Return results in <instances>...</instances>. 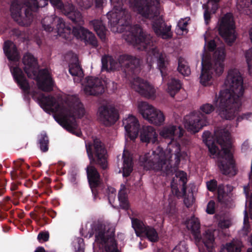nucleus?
I'll use <instances>...</instances> for the list:
<instances>
[{"label": "nucleus", "mask_w": 252, "mask_h": 252, "mask_svg": "<svg viewBox=\"0 0 252 252\" xmlns=\"http://www.w3.org/2000/svg\"><path fill=\"white\" fill-rule=\"evenodd\" d=\"M140 140L147 143H155L158 141V135L156 129L152 126L143 127L140 134Z\"/></svg>", "instance_id": "26"}, {"label": "nucleus", "mask_w": 252, "mask_h": 252, "mask_svg": "<svg viewBox=\"0 0 252 252\" xmlns=\"http://www.w3.org/2000/svg\"><path fill=\"white\" fill-rule=\"evenodd\" d=\"M52 5L61 11L73 22L79 25L84 23L83 16L74 6L69 3L63 5L61 0H50Z\"/></svg>", "instance_id": "17"}, {"label": "nucleus", "mask_w": 252, "mask_h": 252, "mask_svg": "<svg viewBox=\"0 0 252 252\" xmlns=\"http://www.w3.org/2000/svg\"><path fill=\"white\" fill-rule=\"evenodd\" d=\"M56 23L58 34L63 38H68L67 35L70 33L71 29L65 27L62 19L55 15H52L44 17L41 21L42 28L47 32H52Z\"/></svg>", "instance_id": "15"}, {"label": "nucleus", "mask_w": 252, "mask_h": 252, "mask_svg": "<svg viewBox=\"0 0 252 252\" xmlns=\"http://www.w3.org/2000/svg\"><path fill=\"white\" fill-rule=\"evenodd\" d=\"M98 117L101 123L108 126L114 124L118 120V114L114 108L101 107L99 109Z\"/></svg>", "instance_id": "24"}, {"label": "nucleus", "mask_w": 252, "mask_h": 252, "mask_svg": "<svg viewBox=\"0 0 252 252\" xmlns=\"http://www.w3.org/2000/svg\"><path fill=\"white\" fill-rule=\"evenodd\" d=\"M248 186L244 187V192L246 196H247L248 194Z\"/></svg>", "instance_id": "63"}, {"label": "nucleus", "mask_w": 252, "mask_h": 252, "mask_svg": "<svg viewBox=\"0 0 252 252\" xmlns=\"http://www.w3.org/2000/svg\"><path fill=\"white\" fill-rule=\"evenodd\" d=\"M245 56L247 63L249 65L251 61L252 60V48L246 51Z\"/></svg>", "instance_id": "57"}, {"label": "nucleus", "mask_w": 252, "mask_h": 252, "mask_svg": "<svg viewBox=\"0 0 252 252\" xmlns=\"http://www.w3.org/2000/svg\"><path fill=\"white\" fill-rule=\"evenodd\" d=\"M158 0H132L130 6L143 17L152 20V28L156 34L163 39L172 36L171 27L166 26L159 15Z\"/></svg>", "instance_id": "5"}, {"label": "nucleus", "mask_w": 252, "mask_h": 252, "mask_svg": "<svg viewBox=\"0 0 252 252\" xmlns=\"http://www.w3.org/2000/svg\"><path fill=\"white\" fill-rule=\"evenodd\" d=\"M3 51L7 58L10 61H16L19 59V54L15 45L10 41L4 42Z\"/></svg>", "instance_id": "33"}, {"label": "nucleus", "mask_w": 252, "mask_h": 252, "mask_svg": "<svg viewBox=\"0 0 252 252\" xmlns=\"http://www.w3.org/2000/svg\"><path fill=\"white\" fill-rule=\"evenodd\" d=\"M130 86L134 90L146 98L154 99L156 97V89L144 79L140 78L133 79L130 83Z\"/></svg>", "instance_id": "19"}, {"label": "nucleus", "mask_w": 252, "mask_h": 252, "mask_svg": "<svg viewBox=\"0 0 252 252\" xmlns=\"http://www.w3.org/2000/svg\"><path fill=\"white\" fill-rule=\"evenodd\" d=\"M248 221V217L246 211H245V216H244V223L245 226L242 231L243 234L244 235H247L248 234V232L249 231V227L248 224H247Z\"/></svg>", "instance_id": "53"}, {"label": "nucleus", "mask_w": 252, "mask_h": 252, "mask_svg": "<svg viewBox=\"0 0 252 252\" xmlns=\"http://www.w3.org/2000/svg\"><path fill=\"white\" fill-rule=\"evenodd\" d=\"M11 71L18 86L25 95L31 94L40 106L48 113H54L55 120L69 132L80 136L75 119L85 114V109L78 97L69 95L64 100L60 97L45 96L41 93L30 92V86L18 67H11Z\"/></svg>", "instance_id": "1"}, {"label": "nucleus", "mask_w": 252, "mask_h": 252, "mask_svg": "<svg viewBox=\"0 0 252 252\" xmlns=\"http://www.w3.org/2000/svg\"><path fill=\"white\" fill-rule=\"evenodd\" d=\"M113 8L107 14L111 30L114 32H121L124 31L129 15L125 8L122 7V0H110ZM95 6L101 7L104 0H95Z\"/></svg>", "instance_id": "8"}, {"label": "nucleus", "mask_w": 252, "mask_h": 252, "mask_svg": "<svg viewBox=\"0 0 252 252\" xmlns=\"http://www.w3.org/2000/svg\"><path fill=\"white\" fill-rule=\"evenodd\" d=\"M178 70L184 76H188L190 73V70L187 63L183 59L179 60Z\"/></svg>", "instance_id": "43"}, {"label": "nucleus", "mask_w": 252, "mask_h": 252, "mask_svg": "<svg viewBox=\"0 0 252 252\" xmlns=\"http://www.w3.org/2000/svg\"><path fill=\"white\" fill-rule=\"evenodd\" d=\"M226 189H227V191L229 189V191H230L231 187L228 186L224 187L222 185H220L218 188V201L222 203H225L229 198L227 192L226 191Z\"/></svg>", "instance_id": "35"}, {"label": "nucleus", "mask_w": 252, "mask_h": 252, "mask_svg": "<svg viewBox=\"0 0 252 252\" xmlns=\"http://www.w3.org/2000/svg\"><path fill=\"white\" fill-rule=\"evenodd\" d=\"M250 38L252 42V29H251L249 32Z\"/></svg>", "instance_id": "64"}, {"label": "nucleus", "mask_w": 252, "mask_h": 252, "mask_svg": "<svg viewBox=\"0 0 252 252\" xmlns=\"http://www.w3.org/2000/svg\"><path fill=\"white\" fill-rule=\"evenodd\" d=\"M199 237L200 238V241L195 242L196 245L198 246L199 251H200V249L199 245L200 243H202L207 248L209 252H212L213 249L216 246L215 243L213 232L211 230H207L203 234L202 237L199 234Z\"/></svg>", "instance_id": "27"}, {"label": "nucleus", "mask_w": 252, "mask_h": 252, "mask_svg": "<svg viewBox=\"0 0 252 252\" xmlns=\"http://www.w3.org/2000/svg\"><path fill=\"white\" fill-rule=\"evenodd\" d=\"M138 112L149 123L157 126L162 125L165 120L164 113L149 103L140 101L137 104Z\"/></svg>", "instance_id": "9"}, {"label": "nucleus", "mask_w": 252, "mask_h": 252, "mask_svg": "<svg viewBox=\"0 0 252 252\" xmlns=\"http://www.w3.org/2000/svg\"><path fill=\"white\" fill-rule=\"evenodd\" d=\"M77 242L78 243L79 246L77 250H76V252H84L83 239L81 238H78L77 239Z\"/></svg>", "instance_id": "59"}, {"label": "nucleus", "mask_w": 252, "mask_h": 252, "mask_svg": "<svg viewBox=\"0 0 252 252\" xmlns=\"http://www.w3.org/2000/svg\"><path fill=\"white\" fill-rule=\"evenodd\" d=\"M220 0H208L206 4L203 5L205 9L204 18L205 22L208 24L211 18V14L215 13L218 8V3Z\"/></svg>", "instance_id": "30"}, {"label": "nucleus", "mask_w": 252, "mask_h": 252, "mask_svg": "<svg viewBox=\"0 0 252 252\" xmlns=\"http://www.w3.org/2000/svg\"><path fill=\"white\" fill-rule=\"evenodd\" d=\"M48 0H26L27 6L31 10H36L39 7H43L47 5Z\"/></svg>", "instance_id": "41"}, {"label": "nucleus", "mask_w": 252, "mask_h": 252, "mask_svg": "<svg viewBox=\"0 0 252 252\" xmlns=\"http://www.w3.org/2000/svg\"><path fill=\"white\" fill-rule=\"evenodd\" d=\"M147 61L150 65L157 61L158 68L161 75H163L167 63L165 60L164 55L160 52L157 48H152L149 52Z\"/></svg>", "instance_id": "23"}, {"label": "nucleus", "mask_w": 252, "mask_h": 252, "mask_svg": "<svg viewBox=\"0 0 252 252\" xmlns=\"http://www.w3.org/2000/svg\"><path fill=\"white\" fill-rule=\"evenodd\" d=\"M181 87L179 80L174 79H171L168 83L167 88V93L172 97L179 91Z\"/></svg>", "instance_id": "40"}, {"label": "nucleus", "mask_w": 252, "mask_h": 252, "mask_svg": "<svg viewBox=\"0 0 252 252\" xmlns=\"http://www.w3.org/2000/svg\"><path fill=\"white\" fill-rule=\"evenodd\" d=\"M72 33L77 38L83 40L86 43L94 46L96 45V40L94 34L81 26L74 28Z\"/></svg>", "instance_id": "25"}, {"label": "nucleus", "mask_w": 252, "mask_h": 252, "mask_svg": "<svg viewBox=\"0 0 252 252\" xmlns=\"http://www.w3.org/2000/svg\"><path fill=\"white\" fill-rule=\"evenodd\" d=\"M139 59L128 55H122L119 57V63L112 57H108L102 59V70L110 71L118 69L120 66L130 67L131 69L139 65Z\"/></svg>", "instance_id": "12"}, {"label": "nucleus", "mask_w": 252, "mask_h": 252, "mask_svg": "<svg viewBox=\"0 0 252 252\" xmlns=\"http://www.w3.org/2000/svg\"><path fill=\"white\" fill-rule=\"evenodd\" d=\"M184 204L187 207H190L193 203V198L192 193H190L187 196H185L184 200Z\"/></svg>", "instance_id": "51"}, {"label": "nucleus", "mask_w": 252, "mask_h": 252, "mask_svg": "<svg viewBox=\"0 0 252 252\" xmlns=\"http://www.w3.org/2000/svg\"><path fill=\"white\" fill-rule=\"evenodd\" d=\"M48 137L45 134L41 135L39 139L40 149L43 152H46L48 149Z\"/></svg>", "instance_id": "47"}, {"label": "nucleus", "mask_w": 252, "mask_h": 252, "mask_svg": "<svg viewBox=\"0 0 252 252\" xmlns=\"http://www.w3.org/2000/svg\"><path fill=\"white\" fill-rule=\"evenodd\" d=\"M124 38L138 50L148 49L152 45L150 35L144 32L141 27L137 25L132 27L130 31L125 34Z\"/></svg>", "instance_id": "10"}, {"label": "nucleus", "mask_w": 252, "mask_h": 252, "mask_svg": "<svg viewBox=\"0 0 252 252\" xmlns=\"http://www.w3.org/2000/svg\"><path fill=\"white\" fill-rule=\"evenodd\" d=\"M24 69L29 78L36 80L38 88L44 91L52 90L54 82L49 71L43 69L38 71L36 59L31 54H26L23 58Z\"/></svg>", "instance_id": "6"}, {"label": "nucleus", "mask_w": 252, "mask_h": 252, "mask_svg": "<svg viewBox=\"0 0 252 252\" xmlns=\"http://www.w3.org/2000/svg\"><path fill=\"white\" fill-rule=\"evenodd\" d=\"M186 226L194 236L195 242H199L200 240L199 237L200 222L198 218L194 217H191L186 221Z\"/></svg>", "instance_id": "29"}, {"label": "nucleus", "mask_w": 252, "mask_h": 252, "mask_svg": "<svg viewBox=\"0 0 252 252\" xmlns=\"http://www.w3.org/2000/svg\"><path fill=\"white\" fill-rule=\"evenodd\" d=\"M219 31L220 35L228 44H231L236 40L235 26L231 14H226L220 21Z\"/></svg>", "instance_id": "13"}, {"label": "nucleus", "mask_w": 252, "mask_h": 252, "mask_svg": "<svg viewBox=\"0 0 252 252\" xmlns=\"http://www.w3.org/2000/svg\"><path fill=\"white\" fill-rule=\"evenodd\" d=\"M202 68L199 76V82L204 87H209L214 82L213 72L214 71L213 64L207 56L202 57Z\"/></svg>", "instance_id": "20"}, {"label": "nucleus", "mask_w": 252, "mask_h": 252, "mask_svg": "<svg viewBox=\"0 0 252 252\" xmlns=\"http://www.w3.org/2000/svg\"><path fill=\"white\" fill-rule=\"evenodd\" d=\"M86 148L91 163L94 161L93 158V155H94L97 158L98 164H100L103 168H105L107 166L106 150L99 139H94L93 144L86 143Z\"/></svg>", "instance_id": "14"}, {"label": "nucleus", "mask_w": 252, "mask_h": 252, "mask_svg": "<svg viewBox=\"0 0 252 252\" xmlns=\"http://www.w3.org/2000/svg\"><path fill=\"white\" fill-rule=\"evenodd\" d=\"M184 130L181 127L173 125L162 127L159 132V135L163 138L171 139V142L168 143L165 150L158 147L151 154L149 153L141 156L140 160L144 168L152 169L161 174H169L172 171L171 162L173 155L175 157L176 165L179 164L181 160L188 159L187 153L182 150L180 145L173 139L175 136L180 138Z\"/></svg>", "instance_id": "2"}, {"label": "nucleus", "mask_w": 252, "mask_h": 252, "mask_svg": "<svg viewBox=\"0 0 252 252\" xmlns=\"http://www.w3.org/2000/svg\"><path fill=\"white\" fill-rule=\"evenodd\" d=\"M82 85L83 90L85 94L96 95L104 92L106 82L97 77H88Z\"/></svg>", "instance_id": "18"}, {"label": "nucleus", "mask_w": 252, "mask_h": 252, "mask_svg": "<svg viewBox=\"0 0 252 252\" xmlns=\"http://www.w3.org/2000/svg\"><path fill=\"white\" fill-rule=\"evenodd\" d=\"M123 158V176L124 177H127L130 175L133 170L132 157L128 151L124 150Z\"/></svg>", "instance_id": "32"}, {"label": "nucleus", "mask_w": 252, "mask_h": 252, "mask_svg": "<svg viewBox=\"0 0 252 252\" xmlns=\"http://www.w3.org/2000/svg\"><path fill=\"white\" fill-rule=\"evenodd\" d=\"M86 171L91 188H94L100 184V175L94 166L89 165L86 168Z\"/></svg>", "instance_id": "31"}, {"label": "nucleus", "mask_w": 252, "mask_h": 252, "mask_svg": "<svg viewBox=\"0 0 252 252\" xmlns=\"http://www.w3.org/2000/svg\"><path fill=\"white\" fill-rule=\"evenodd\" d=\"M69 71L70 74L74 77L75 82H79L83 77V71L79 64L78 59L76 56L72 58V63L69 65Z\"/></svg>", "instance_id": "28"}, {"label": "nucleus", "mask_w": 252, "mask_h": 252, "mask_svg": "<svg viewBox=\"0 0 252 252\" xmlns=\"http://www.w3.org/2000/svg\"><path fill=\"white\" fill-rule=\"evenodd\" d=\"M208 124L207 117L200 111L192 112L186 116L184 119L185 128L192 133L198 132L203 127Z\"/></svg>", "instance_id": "16"}, {"label": "nucleus", "mask_w": 252, "mask_h": 252, "mask_svg": "<svg viewBox=\"0 0 252 252\" xmlns=\"http://www.w3.org/2000/svg\"><path fill=\"white\" fill-rule=\"evenodd\" d=\"M215 203L214 201L211 200L209 202L206 209V212H207V213L210 214H213L215 213Z\"/></svg>", "instance_id": "55"}, {"label": "nucleus", "mask_w": 252, "mask_h": 252, "mask_svg": "<svg viewBox=\"0 0 252 252\" xmlns=\"http://www.w3.org/2000/svg\"><path fill=\"white\" fill-rule=\"evenodd\" d=\"M175 176L176 178L179 179L182 183L183 191L185 192L186 189L185 184L187 181V174L183 171L179 170L176 172Z\"/></svg>", "instance_id": "45"}, {"label": "nucleus", "mask_w": 252, "mask_h": 252, "mask_svg": "<svg viewBox=\"0 0 252 252\" xmlns=\"http://www.w3.org/2000/svg\"><path fill=\"white\" fill-rule=\"evenodd\" d=\"M108 200L110 204L112 203V200H113L116 195V190L113 188H108Z\"/></svg>", "instance_id": "52"}, {"label": "nucleus", "mask_w": 252, "mask_h": 252, "mask_svg": "<svg viewBox=\"0 0 252 252\" xmlns=\"http://www.w3.org/2000/svg\"><path fill=\"white\" fill-rule=\"evenodd\" d=\"M34 252H45V249L42 247H37Z\"/></svg>", "instance_id": "61"}, {"label": "nucleus", "mask_w": 252, "mask_h": 252, "mask_svg": "<svg viewBox=\"0 0 252 252\" xmlns=\"http://www.w3.org/2000/svg\"><path fill=\"white\" fill-rule=\"evenodd\" d=\"M118 199L120 206L124 209H127L128 204L127 200L126 187L125 185L122 184L118 194Z\"/></svg>", "instance_id": "39"}, {"label": "nucleus", "mask_w": 252, "mask_h": 252, "mask_svg": "<svg viewBox=\"0 0 252 252\" xmlns=\"http://www.w3.org/2000/svg\"><path fill=\"white\" fill-rule=\"evenodd\" d=\"M131 222L136 235L139 237L143 236L148 226L145 225L142 221L138 219H132Z\"/></svg>", "instance_id": "38"}, {"label": "nucleus", "mask_w": 252, "mask_h": 252, "mask_svg": "<svg viewBox=\"0 0 252 252\" xmlns=\"http://www.w3.org/2000/svg\"><path fill=\"white\" fill-rule=\"evenodd\" d=\"M200 110L205 114H210L215 110V107L211 104L205 103L200 106Z\"/></svg>", "instance_id": "46"}, {"label": "nucleus", "mask_w": 252, "mask_h": 252, "mask_svg": "<svg viewBox=\"0 0 252 252\" xmlns=\"http://www.w3.org/2000/svg\"><path fill=\"white\" fill-rule=\"evenodd\" d=\"M49 234L47 232H40L37 236V239L39 241L46 242L49 239Z\"/></svg>", "instance_id": "54"}, {"label": "nucleus", "mask_w": 252, "mask_h": 252, "mask_svg": "<svg viewBox=\"0 0 252 252\" xmlns=\"http://www.w3.org/2000/svg\"><path fill=\"white\" fill-rule=\"evenodd\" d=\"M92 229L94 231L95 236L94 249L98 247L106 252H120L114 239L113 224L108 221H98L94 224Z\"/></svg>", "instance_id": "7"}, {"label": "nucleus", "mask_w": 252, "mask_h": 252, "mask_svg": "<svg viewBox=\"0 0 252 252\" xmlns=\"http://www.w3.org/2000/svg\"><path fill=\"white\" fill-rule=\"evenodd\" d=\"M236 6L240 11L249 14L252 8V0H238Z\"/></svg>", "instance_id": "37"}, {"label": "nucleus", "mask_w": 252, "mask_h": 252, "mask_svg": "<svg viewBox=\"0 0 252 252\" xmlns=\"http://www.w3.org/2000/svg\"><path fill=\"white\" fill-rule=\"evenodd\" d=\"M207 189L210 191H215L217 187V182L215 180H211L206 182Z\"/></svg>", "instance_id": "49"}, {"label": "nucleus", "mask_w": 252, "mask_h": 252, "mask_svg": "<svg viewBox=\"0 0 252 252\" xmlns=\"http://www.w3.org/2000/svg\"><path fill=\"white\" fill-rule=\"evenodd\" d=\"M171 189H172L173 192L176 194L178 192L179 189H178L177 185L174 184V180L172 182V183L171 184Z\"/></svg>", "instance_id": "60"}, {"label": "nucleus", "mask_w": 252, "mask_h": 252, "mask_svg": "<svg viewBox=\"0 0 252 252\" xmlns=\"http://www.w3.org/2000/svg\"><path fill=\"white\" fill-rule=\"evenodd\" d=\"M219 135V132H215V136L217 139L215 142L212 140L213 137L211 136L210 132L205 131L202 135L203 141L208 148L210 156L217 160L222 173L234 176L236 173L230 150L231 143L229 133L224 132V135H222L221 138L218 137Z\"/></svg>", "instance_id": "4"}, {"label": "nucleus", "mask_w": 252, "mask_h": 252, "mask_svg": "<svg viewBox=\"0 0 252 252\" xmlns=\"http://www.w3.org/2000/svg\"><path fill=\"white\" fill-rule=\"evenodd\" d=\"M242 246V242L240 240L234 239L231 242L227 243L220 252H223L224 250H226L228 252H240Z\"/></svg>", "instance_id": "36"}, {"label": "nucleus", "mask_w": 252, "mask_h": 252, "mask_svg": "<svg viewBox=\"0 0 252 252\" xmlns=\"http://www.w3.org/2000/svg\"><path fill=\"white\" fill-rule=\"evenodd\" d=\"M123 126L126 135L131 140H134L138 136L140 125L137 119L133 115H128L123 120Z\"/></svg>", "instance_id": "22"}, {"label": "nucleus", "mask_w": 252, "mask_h": 252, "mask_svg": "<svg viewBox=\"0 0 252 252\" xmlns=\"http://www.w3.org/2000/svg\"><path fill=\"white\" fill-rule=\"evenodd\" d=\"M190 20L189 17H186L182 19L178 22L177 27L176 29V32L177 34L182 35L187 33V25Z\"/></svg>", "instance_id": "42"}, {"label": "nucleus", "mask_w": 252, "mask_h": 252, "mask_svg": "<svg viewBox=\"0 0 252 252\" xmlns=\"http://www.w3.org/2000/svg\"><path fill=\"white\" fill-rule=\"evenodd\" d=\"M92 2L88 0H83V4H80V7L82 10L88 9L92 5Z\"/></svg>", "instance_id": "58"}, {"label": "nucleus", "mask_w": 252, "mask_h": 252, "mask_svg": "<svg viewBox=\"0 0 252 252\" xmlns=\"http://www.w3.org/2000/svg\"><path fill=\"white\" fill-rule=\"evenodd\" d=\"M91 23L93 26L98 36L102 40H104L105 39L106 30L102 21L98 20H94L91 21Z\"/></svg>", "instance_id": "34"}, {"label": "nucleus", "mask_w": 252, "mask_h": 252, "mask_svg": "<svg viewBox=\"0 0 252 252\" xmlns=\"http://www.w3.org/2000/svg\"><path fill=\"white\" fill-rule=\"evenodd\" d=\"M216 46V43L213 40L210 41L209 42H208V43L207 44H205V47H204V52L203 54H204L205 52L207 53L205 51L206 48L209 51H212L214 50V49H215Z\"/></svg>", "instance_id": "56"}, {"label": "nucleus", "mask_w": 252, "mask_h": 252, "mask_svg": "<svg viewBox=\"0 0 252 252\" xmlns=\"http://www.w3.org/2000/svg\"><path fill=\"white\" fill-rule=\"evenodd\" d=\"M143 235H146L148 239L153 242H157L158 240V234L156 230L150 226H148Z\"/></svg>", "instance_id": "44"}, {"label": "nucleus", "mask_w": 252, "mask_h": 252, "mask_svg": "<svg viewBox=\"0 0 252 252\" xmlns=\"http://www.w3.org/2000/svg\"><path fill=\"white\" fill-rule=\"evenodd\" d=\"M30 9L26 3L24 4L17 0H14L10 8L11 16L19 25L28 26L33 19V16L30 11Z\"/></svg>", "instance_id": "11"}, {"label": "nucleus", "mask_w": 252, "mask_h": 252, "mask_svg": "<svg viewBox=\"0 0 252 252\" xmlns=\"http://www.w3.org/2000/svg\"><path fill=\"white\" fill-rule=\"evenodd\" d=\"M244 93L243 79L240 73L236 69H230L223 89L214 100L218 115L226 120L233 119L238 114Z\"/></svg>", "instance_id": "3"}, {"label": "nucleus", "mask_w": 252, "mask_h": 252, "mask_svg": "<svg viewBox=\"0 0 252 252\" xmlns=\"http://www.w3.org/2000/svg\"><path fill=\"white\" fill-rule=\"evenodd\" d=\"M172 252H188L186 243L184 242H180L174 248Z\"/></svg>", "instance_id": "48"}, {"label": "nucleus", "mask_w": 252, "mask_h": 252, "mask_svg": "<svg viewBox=\"0 0 252 252\" xmlns=\"http://www.w3.org/2000/svg\"><path fill=\"white\" fill-rule=\"evenodd\" d=\"M231 224V221L229 219L220 220L219 223V226L221 228H228Z\"/></svg>", "instance_id": "50"}, {"label": "nucleus", "mask_w": 252, "mask_h": 252, "mask_svg": "<svg viewBox=\"0 0 252 252\" xmlns=\"http://www.w3.org/2000/svg\"><path fill=\"white\" fill-rule=\"evenodd\" d=\"M207 56L211 61L214 71L218 75H220L224 69V61L225 60L226 53L225 47L223 46L218 47L213 55V59L211 58L210 55L205 52L202 54L203 56Z\"/></svg>", "instance_id": "21"}, {"label": "nucleus", "mask_w": 252, "mask_h": 252, "mask_svg": "<svg viewBox=\"0 0 252 252\" xmlns=\"http://www.w3.org/2000/svg\"><path fill=\"white\" fill-rule=\"evenodd\" d=\"M250 207L251 208V217L252 219V195H251L250 196Z\"/></svg>", "instance_id": "62"}]
</instances>
